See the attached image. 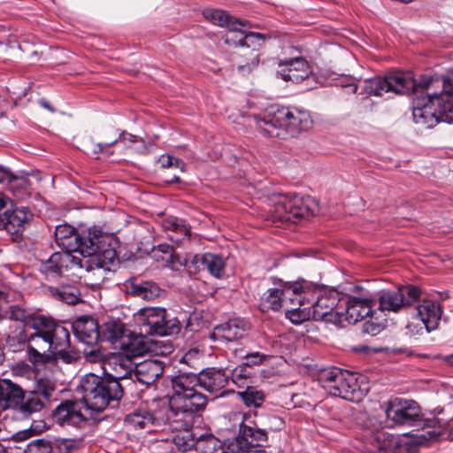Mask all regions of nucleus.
<instances>
[{
    "label": "nucleus",
    "instance_id": "obj_37",
    "mask_svg": "<svg viewBox=\"0 0 453 453\" xmlns=\"http://www.w3.org/2000/svg\"><path fill=\"white\" fill-rule=\"evenodd\" d=\"M50 294L67 304H76L81 301V293L77 287L73 285H61L59 287H50Z\"/></svg>",
    "mask_w": 453,
    "mask_h": 453
},
{
    "label": "nucleus",
    "instance_id": "obj_34",
    "mask_svg": "<svg viewBox=\"0 0 453 453\" xmlns=\"http://www.w3.org/2000/svg\"><path fill=\"white\" fill-rule=\"evenodd\" d=\"M247 329L248 325L246 322L240 319H233L217 326L214 334L226 341L232 342L242 338Z\"/></svg>",
    "mask_w": 453,
    "mask_h": 453
},
{
    "label": "nucleus",
    "instance_id": "obj_14",
    "mask_svg": "<svg viewBox=\"0 0 453 453\" xmlns=\"http://www.w3.org/2000/svg\"><path fill=\"white\" fill-rule=\"evenodd\" d=\"M127 424L134 429H150L151 426H168L170 429H173V425L170 419V411L166 406L155 410L153 412L139 408L126 416Z\"/></svg>",
    "mask_w": 453,
    "mask_h": 453
},
{
    "label": "nucleus",
    "instance_id": "obj_47",
    "mask_svg": "<svg viewBox=\"0 0 453 453\" xmlns=\"http://www.w3.org/2000/svg\"><path fill=\"white\" fill-rule=\"evenodd\" d=\"M252 376V371L243 364L236 366L231 372L232 381L239 388L244 386L245 380Z\"/></svg>",
    "mask_w": 453,
    "mask_h": 453
},
{
    "label": "nucleus",
    "instance_id": "obj_20",
    "mask_svg": "<svg viewBox=\"0 0 453 453\" xmlns=\"http://www.w3.org/2000/svg\"><path fill=\"white\" fill-rule=\"evenodd\" d=\"M278 73L285 81L299 83L311 73L308 62L303 58L280 60Z\"/></svg>",
    "mask_w": 453,
    "mask_h": 453
},
{
    "label": "nucleus",
    "instance_id": "obj_52",
    "mask_svg": "<svg viewBox=\"0 0 453 453\" xmlns=\"http://www.w3.org/2000/svg\"><path fill=\"white\" fill-rule=\"evenodd\" d=\"M32 336H33V333L30 334H27L26 330L22 328L18 332V334L16 335H12V336L9 335L7 338V342L9 343V345L14 346L15 345L14 342L17 341L18 345L19 347L27 343L29 354L32 356V353H31V337Z\"/></svg>",
    "mask_w": 453,
    "mask_h": 453
},
{
    "label": "nucleus",
    "instance_id": "obj_13",
    "mask_svg": "<svg viewBox=\"0 0 453 453\" xmlns=\"http://www.w3.org/2000/svg\"><path fill=\"white\" fill-rule=\"evenodd\" d=\"M83 266V260L80 257L63 250L53 253L42 263L41 270L48 277H59L75 275Z\"/></svg>",
    "mask_w": 453,
    "mask_h": 453
},
{
    "label": "nucleus",
    "instance_id": "obj_23",
    "mask_svg": "<svg viewBox=\"0 0 453 453\" xmlns=\"http://www.w3.org/2000/svg\"><path fill=\"white\" fill-rule=\"evenodd\" d=\"M371 445L372 446V450H378L380 453H402L401 448L406 445L407 442L404 440L388 434L384 430L371 431L369 437L367 438Z\"/></svg>",
    "mask_w": 453,
    "mask_h": 453
},
{
    "label": "nucleus",
    "instance_id": "obj_10",
    "mask_svg": "<svg viewBox=\"0 0 453 453\" xmlns=\"http://www.w3.org/2000/svg\"><path fill=\"white\" fill-rule=\"evenodd\" d=\"M433 77H422L418 84L410 75L395 73L385 77H374L365 81L364 91L369 96H381L386 93L405 95L414 92L418 88L428 89L430 86L438 81Z\"/></svg>",
    "mask_w": 453,
    "mask_h": 453
},
{
    "label": "nucleus",
    "instance_id": "obj_4",
    "mask_svg": "<svg viewBox=\"0 0 453 453\" xmlns=\"http://www.w3.org/2000/svg\"><path fill=\"white\" fill-rule=\"evenodd\" d=\"M256 127L260 132L270 137H280L281 131L296 136L312 127L309 111L298 108H272L263 117H255Z\"/></svg>",
    "mask_w": 453,
    "mask_h": 453
},
{
    "label": "nucleus",
    "instance_id": "obj_45",
    "mask_svg": "<svg viewBox=\"0 0 453 453\" xmlns=\"http://www.w3.org/2000/svg\"><path fill=\"white\" fill-rule=\"evenodd\" d=\"M161 327H164L163 329H165V332H157V335H174L180 332L181 324L176 317L173 316L165 310V319L161 323Z\"/></svg>",
    "mask_w": 453,
    "mask_h": 453
},
{
    "label": "nucleus",
    "instance_id": "obj_1",
    "mask_svg": "<svg viewBox=\"0 0 453 453\" xmlns=\"http://www.w3.org/2000/svg\"><path fill=\"white\" fill-rule=\"evenodd\" d=\"M171 387L173 395L166 407L173 429L187 430L193 426L196 415L205 409L208 399L196 390L199 387L197 373L180 372L172 378Z\"/></svg>",
    "mask_w": 453,
    "mask_h": 453
},
{
    "label": "nucleus",
    "instance_id": "obj_17",
    "mask_svg": "<svg viewBox=\"0 0 453 453\" xmlns=\"http://www.w3.org/2000/svg\"><path fill=\"white\" fill-rule=\"evenodd\" d=\"M188 429L184 430L186 435L174 438L176 445L180 450L186 451L190 448H195L200 453H214L219 447V441L213 434H202L196 435L195 433L190 434Z\"/></svg>",
    "mask_w": 453,
    "mask_h": 453
},
{
    "label": "nucleus",
    "instance_id": "obj_25",
    "mask_svg": "<svg viewBox=\"0 0 453 453\" xmlns=\"http://www.w3.org/2000/svg\"><path fill=\"white\" fill-rule=\"evenodd\" d=\"M372 311V301L368 298L349 297L346 302L345 312H342V321L346 320L349 324H355Z\"/></svg>",
    "mask_w": 453,
    "mask_h": 453
},
{
    "label": "nucleus",
    "instance_id": "obj_56",
    "mask_svg": "<svg viewBox=\"0 0 453 453\" xmlns=\"http://www.w3.org/2000/svg\"><path fill=\"white\" fill-rule=\"evenodd\" d=\"M12 208L11 200L3 193H0V226H4V218Z\"/></svg>",
    "mask_w": 453,
    "mask_h": 453
},
{
    "label": "nucleus",
    "instance_id": "obj_33",
    "mask_svg": "<svg viewBox=\"0 0 453 453\" xmlns=\"http://www.w3.org/2000/svg\"><path fill=\"white\" fill-rule=\"evenodd\" d=\"M127 288L132 296L146 301L154 300L162 293V289L157 286V284L152 281L137 282L135 280H132Z\"/></svg>",
    "mask_w": 453,
    "mask_h": 453
},
{
    "label": "nucleus",
    "instance_id": "obj_12",
    "mask_svg": "<svg viewBox=\"0 0 453 453\" xmlns=\"http://www.w3.org/2000/svg\"><path fill=\"white\" fill-rule=\"evenodd\" d=\"M420 294L419 288L413 285L402 286L395 291H382L379 297V307L381 311L398 312L417 303Z\"/></svg>",
    "mask_w": 453,
    "mask_h": 453
},
{
    "label": "nucleus",
    "instance_id": "obj_62",
    "mask_svg": "<svg viewBox=\"0 0 453 453\" xmlns=\"http://www.w3.org/2000/svg\"><path fill=\"white\" fill-rule=\"evenodd\" d=\"M39 104L41 106H42L43 108L47 109L48 111H50V112H54L55 110L54 108L50 105V104L44 98H42L39 100Z\"/></svg>",
    "mask_w": 453,
    "mask_h": 453
},
{
    "label": "nucleus",
    "instance_id": "obj_60",
    "mask_svg": "<svg viewBox=\"0 0 453 453\" xmlns=\"http://www.w3.org/2000/svg\"><path fill=\"white\" fill-rule=\"evenodd\" d=\"M31 436L32 434H30V431L28 429H26L17 432L16 434H13L12 438L15 441H22L28 439Z\"/></svg>",
    "mask_w": 453,
    "mask_h": 453
},
{
    "label": "nucleus",
    "instance_id": "obj_40",
    "mask_svg": "<svg viewBox=\"0 0 453 453\" xmlns=\"http://www.w3.org/2000/svg\"><path fill=\"white\" fill-rule=\"evenodd\" d=\"M237 395L249 408H259L265 400V393L252 386H247L245 390L238 391Z\"/></svg>",
    "mask_w": 453,
    "mask_h": 453
},
{
    "label": "nucleus",
    "instance_id": "obj_3",
    "mask_svg": "<svg viewBox=\"0 0 453 453\" xmlns=\"http://www.w3.org/2000/svg\"><path fill=\"white\" fill-rule=\"evenodd\" d=\"M30 327L35 330L31 337L34 362H47L50 360V353L55 349L70 347V331L63 322L37 315L30 319Z\"/></svg>",
    "mask_w": 453,
    "mask_h": 453
},
{
    "label": "nucleus",
    "instance_id": "obj_48",
    "mask_svg": "<svg viewBox=\"0 0 453 453\" xmlns=\"http://www.w3.org/2000/svg\"><path fill=\"white\" fill-rule=\"evenodd\" d=\"M426 332V326L416 315L405 326V334L409 337H416Z\"/></svg>",
    "mask_w": 453,
    "mask_h": 453
},
{
    "label": "nucleus",
    "instance_id": "obj_22",
    "mask_svg": "<svg viewBox=\"0 0 453 453\" xmlns=\"http://www.w3.org/2000/svg\"><path fill=\"white\" fill-rule=\"evenodd\" d=\"M108 237L101 229L96 227L88 228L86 232L79 234L78 247L73 251L79 252L84 257H91L100 251V247L104 245Z\"/></svg>",
    "mask_w": 453,
    "mask_h": 453
},
{
    "label": "nucleus",
    "instance_id": "obj_49",
    "mask_svg": "<svg viewBox=\"0 0 453 453\" xmlns=\"http://www.w3.org/2000/svg\"><path fill=\"white\" fill-rule=\"evenodd\" d=\"M8 317L15 321L26 322L30 326V319L35 316H30L27 310L19 305H12L8 311Z\"/></svg>",
    "mask_w": 453,
    "mask_h": 453
},
{
    "label": "nucleus",
    "instance_id": "obj_44",
    "mask_svg": "<svg viewBox=\"0 0 453 453\" xmlns=\"http://www.w3.org/2000/svg\"><path fill=\"white\" fill-rule=\"evenodd\" d=\"M53 357L56 361H61L66 365L75 364L80 358V352L74 349L59 348L50 353V358Z\"/></svg>",
    "mask_w": 453,
    "mask_h": 453
},
{
    "label": "nucleus",
    "instance_id": "obj_5",
    "mask_svg": "<svg viewBox=\"0 0 453 453\" xmlns=\"http://www.w3.org/2000/svg\"><path fill=\"white\" fill-rule=\"evenodd\" d=\"M313 287L308 298L299 303L297 311H290V321L299 324L312 316L315 320L342 322V312L337 310L340 301L339 293L335 290L321 288L310 281Z\"/></svg>",
    "mask_w": 453,
    "mask_h": 453
},
{
    "label": "nucleus",
    "instance_id": "obj_35",
    "mask_svg": "<svg viewBox=\"0 0 453 453\" xmlns=\"http://www.w3.org/2000/svg\"><path fill=\"white\" fill-rule=\"evenodd\" d=\"M203 14L207 20L222 27L236 28V25L245 26V21L235 19L222 10L207 9Z\"/></svg>",
    "mask_w": 453,
    "mask_h": 453
},
{
    "label": "nucleus",
    "instance_id": "obj_55",
    "mask_svg": "<svg viewBox=\"0 0 453 453\" xmlns=\"http://www.w3.org/2000/svg\"><path fill=\"white\" fill-rule=\"evenodd\" d=\"M138 142V139L135 135L128 134L125 131L119 134V135L113 138L112 141L106 143V146H112L118 142H123L125 145L128 146L131 143H134Z\"/></svg>",
    "mask_w": 453,
    "mask_h": 453
},
{
    "label": "nucleus",
    "instance_id": "obj_46",
    "mask_svg": "<svg viewBox=\"0 0 453 453\" xmlns=\"http://www.w3.org/2000/svg\"><path fill=\"white\" fill-rule=\"evenodd\" d=\"M265 35V39L263 41H258L257 39H251V40H244L242 41V45L241 47L242 51H246L250 58H249V63H251L253 65H257L258 63V54L257 52V46H260L264 43V42L266 39V35Z\"/></svg>",
    "mask_w": 453,
    "mask_h": 453
},
{
    "label": "nucleus",
    "instance_id": "obj_58",
    "mask_svg": "<svg viewBox=\"0 0 453 453\" xmlns=\"http://www.w3.org/2000/svg\"><path fill=\"white\" fill-rule=\"evenodd\" d=\"M46 428V426L43 422H34L29 427L30 434L32 435L42 433Z\"/></svg>",
    "mask_w": 453,
    "mask_h": 453
},
{
    "label": "nucleus",
    "instance_id": "obj_41",
    "mask_svg": "<svg viewBox=\"0 0 453 453\" xmlns=\"http://www.w3.org/2000/svg\"><path fill=\"white\" fill-rule=\"evenodd\" d=\"M126 332V326L121 321L109 320L103 326L101 338L104 341L114 343L124 337Z\"/></svg>",
    "mask_w": 453,
    "mask_h": 453
},
{
    "label": "nucleus",
    "instance_id": "obj_7",
    "mask_svg": "<svg viewBox=\"0 0 453 453\" xmlns=\"http://www.w3.org/2000/svg\"><path fill=\"white\" fill-rule=\"evenodd\" d=\"M312 288L310 281L298 280L284 282L277 288H269L261 299V310L263 311L269 310L277 311L284 309L286 317L290 320V311H297L296 308L299 303L308 298Z\"/></svg>",
    "mask_w": 453,
    "mask_h": 453
},
{
    "label": "nucleus",
    "instance_id": "obj_18",
    "mask_svg": "<svg viewBox=\"0 0 453 453\" xmlns=\"http://www.w3.org/2000/svg\"><path fill=\"white\" fill-rule=\"evenodd\" d=\"M438 98L436 93L427 94V98H418L414 102L412 115L416 124L424 128L434 127L439 121V114L436 112L433 99Z\"/></svg>",
    "mask_w": 453,
    "mask_h": 453
},
{
    "label": "nucleus",
    "instance_id": "obj_15",
    "mask_svg": "<svg viewBox=\"0 0 453 453\" xmlns=\"http://www.w3.org/2000/svg\"><path fill=\"white\" fill-rule=\"evenodd\" d=\"M385 413L390 426H411L419 418L420 410L414 401L395 399L389 402Z\"/></svg>",
    "mask_w": 453,
    "mask_h": 453
},
{
    "label": "nucleus",
    "instance_id": "obj_8",
    "mask_svg": "<svg viewBox=\"0 0 453 453\" xmlns=\"http://www.w3.org/2000/svg\"><path fill=\"white\" fill-rule=\"evenodd\" d=\"M82 400L86 411L100 412L112 402H118L123 395V388L119 382L89 373L81 381Z\"/></svg>",
    "mask_w": 453,
    "mask_h": 453
},
{
    "label": "nucleus",
    "instance_id": "obj_19",
    "mask_svg": "<svg viewBox=\"0 0 453 453\" xmlns=\"http://www.w3.org/2000/svg\"><path fill=\"white\" fill-rule=\"evenodd\" d=\"M165 319V309L161 307H145L139 311L136 320L140 334L157 335V332H165L161 323Z\"/></svg>",
    "mask_w": 453,
    "mask_h": 453
},
{
    "label": "nucleus",
    "instance_id": "obj_31",
    "mask_svg": "<svg viewBox=\"0 0 453 453\" xmlns=\"http://www.w3.org/2000/svg\"><path fill=\"white\" fill-rule=\"evenodd\" d=\"M54 235L56 243L64 250L73 252L77 250L79 234L72 226L68 224L58 225L56 226Z\"/></svg>",
    "mask_w": 453,
    "mask_h": 453
},
{
    "label": "nucleus",
    "instance_id": "obj_61",
    "mask_svg": "<svg viewBox=\"0 0 453 453\" xmlns=\"http://www.w3.org/2000/svg\"><path fill=\"white\" fill-rule=\"evenodd\" d=\"M12 180V173L5 168L0 166V183Z\"/></svg>",
    "mask_w": 453,
    "mask_h": 453
},
{
    "label": "nucleus",
    "instance_id": "obj_64",
    "mask_svg": "<svg viewBox=\"0 0 453 453\" xmlns=\"http://www.w3.org/2000/svg\"><path fill=\"white\" fill-rule=\"evenodd\" d=\"M166 182L169 183V184L180 183V179L178 176H174L171 180H166Z\"/></svg>",
    "mask_w": 453,
    "mask_h": 453
},
{
    "label": "nucleus",
    "instance_id": "obj_42",
    "mask_svg": "<svg viewBox=\"0 0 453 453\" xmlns=\"http://www.w3.org/2000/svg\"><path fill=\"white\" fill-rule=\"evenodd\" d=\"M90 259L91 262L97 263L109 270H111V265L119 261L116 250L111 248L106 242L100 247V251L93 255Z\"/></svg>",
    "mask_w": 453,
    "mask_h": 453
},
{
    "label": "nucleus",
    "instance_id": "obj_54",
    "mask_svg": "<svg viewBox=\"0 0 453 453\" xmlns=\"http://www.w3.org/2000/svg\"><path fill=\"white\" fill-rule=\"evenodd\" d=\"M243 357L245 358L246 361L242 364L250 367V369L252 371V366L261 365L263 361L265 359L266 356L261 354L260 352H253L245 354Z\"/></svg>",
    "mask_w": 453,
    "mask_h": 453
},
{
    "label": "nucleus",
    "instance_id": "obj_30",
    "mask_svg": "<svg viewBox=\"0 0 453 453\" xmlns=\"http://www.w3.org/2000/svg\"><path fill=\"white\" fill-rule=\"evenodd\" d=\"M441 314L440 304L430 300H425L418 304L416 316L425 323L426 332H430L438 327Z\"/></svg>",
    "mask_w": 453,
    "mask_h": 453
},
{
    "label": "nucleus",
    "instance_id": "obj_63",
    "mask_svg": "<svg viewBox=\"0 0 453 453\" xmlns=\"http://www.w3.org/2000/svg\"><path fill=\"white\" fill-rule=\"evenodd\" d=\"M250 453H266L265 449L260 448H250Z\"/></svg>",
    "mask_w": 453,
    "mask_h": 453
},
{
    "label": "nucleus",
    "instance_id": "obj_11",
    "mask_svg": "<svg viewBox=\"0 0 453 453\" xmlns=\"http://www.w3.org/2000/svg\"><path fill=\"white\" fill-rule=\"evenodd\" d=\"M271 212L273 220L293 221L295 219L316 215L319 212V204L311 196L281 195L274 201Z\"/></svg>",
    "mask_w": 453,
    "mask_h": 453
},
{
    "label": "nucleus",
    "instance_id": "obj_36",
    "mask_svg": "<svg viewBox=\"0 0 453 453\" xmlns=\"http://www.w3.org/2000/svg\"><path fill=\"white\" fill-rule=\"evenodd\" d=\"M152 257L165 266L185 265V261L180 260V257L175 254L173 246L169 244L163 243L153 248Z\"/></svg>",
    "mask_w": 453,
    "mask_h": 453
},
{
    "label": "nucleus",
    "instance_id": "obj_29",
    "mask_svg": "<svg viewBox=\"0 0 453 453\" xmlns=\"http://www.w3.org/2000/svg\"><path fill=\"white\" fill-rule=\"evenodd\" d=\"M199 387L210 393H219L227 384L228 378L221 370L207 368L197 373Z\"/></svg>",
    "mask_w": 453,
    "mask_h": 453
},
{
    "label": "nucleus",
    "instance_id": "obj_59",
    "mask_svg": "<svg viewBox=\"0 0 453 453\" xmlns=\"http://www.w3.org/2000/svg\"><path fill=\"white\" fill-rule=\"evenodd\" d=\"M106 143L107 142H104V143H101V142H91L90 143V146H89V150H91V152H93L94 154H97V153H100V152H103L105 149L109 148L110 146H106Z\"/></svg>",
    "mask_w": 453,
    "mask_h": 453
},
{
    "label": "nucleus",
    "instance_id": "obj_53",
    "mask_svg": "<svg viewBox=\"0 0 453 453\" xmlns=\"http://www.w3.org/2000/svg\"><path fill=\"white\" fill-rule=\"evenodd\" d=\"M250 446H247L237 437L229 442L223 449V453H250Z\"/></svg>",
    "mask_w": 453,
    "mask_h": 453
},
{
    "label": "nucleus",
    "instance_id": "obj_2",
    "mask_svg": "<svg viewBox=\"0 0 453 453\" xmlns=\"http://www.w3.org/2000/svg\"><path fill=\"white\" fill-rule=\"evenodd\" d=\"M54 390L48 380H40L34 390L25 391L11 380L0 379V408L12 410L19 418L27 419L45 408Z\"/></svg>",
    "mask_w": 453,
    "mask_h": 453
},
{
    "label": "nucleus",
    "instance_id": "obj_39",
    "mask_svg": "<svg viewBox=\"0 0 453 453\" xmlns=\"http://www.w3.org/2000/svg\"><path fill=\"white\" fill-rule=\"evenodd\" d=\"M83 265L87 266L85 280L93 287L100 286L111 273V270L97 265V263L91 262V259L86 260Z\"/></svg>",
    "mask_w": 453,
    "mask_h": 453
},
{
    "label": "nucleus",
    "instance_id": "obj_16",
    "mask_svg": "<svg viewBox=\"0 0 453 453\" xmlns=\"http://www.w3.org/2000/svg\"><path fill=\"white\" fill-rule=\"evenodd\" d=\"M82 410L86 411L84 401L66 400L61 403L53 411V418L61 425L80 426L87 421V418Z\"/></svg>",
    "mask_w": 453,
    "mask_h": 453
},
{
    "label": "nucleus",
    "instance_id": "obj_28",
    "mask_svg": "<svg viewBox=\"0 0 453 453\" xmlns=\"http://www.w3.org/2000/svg\"><path fill=\"white\" fill-rule=\"evenodd\" d=\"M235 417L242 419L237 436L240 441H242L244 444L250 446V448H259L263 442L266 441L267 433L265 430L246 423L247 419L243 413L238 412Z\"/></svg>",
    "mask_w": 453,
    "mask_h": 453
},
{
    "label": "nucleus",
    "instance_id": "obj_21",
    "mask_svg": "<svg viewBox=\"0 0 453 453\" xmlns=\"http://www.w3.org/2000/svg\"><path fill=\"white\" fill-rule=\"evenodd\" d=\"M185 265L191 270L193 266L196 271L206 270L211 275L220 279L225 274V261L221 256L205 253L203 255H195L188 262L185 260Z\"/></svg>",
    "mask_w": 453,
    "mask_h": 453
},
{
    "label": "nucleus",
    "instance_id": "obj_32",
    "mask_svg": "<svg viewBox=\"0 0 453 453\" xmlns=\"http://www.w3.org/2000/svg\"><path fill=\"white\" fill-rule=\"evenodd\" d=\"M443 90L441 93L447 97L453 96V71H450L443 78ZM443 104L440 105L439 119L453 123V99H442Z\"/></svg>",
    "mask_w": 453,
    "mask_h": 453
},
{
    "label": "nucleus",
    "instance_id": "obj_24",
    "mask_svg": "<svg viewBox=\"0 0 453 453\" xmlns=\"http://www.w3.org/2000/svg\"><path fill=\"white\" fill-rule=\"evenodd\" d=\"M163 362L156 359H148L135 363L134 367L133 381H139L144 385L154 383L164 372Z\"/></svg>",
    "mask_w": 453,
    "mask_h": 453
},
{
    "label": "nucleus",
    "instance_id": "obj_26",
    "mask_svg": "<svg viewBox=\"0 0 453 453\" xmlns=\"http://www.w3.org/2000/svg\"><path fill=\"white\" fill-rule=\"evenodd\" d=\"M73 329L80 342L93 346L101 338L97 320L91 317H81L74 321Z\"/></svg>",
    "mask_w": 453,
    "mask_h": 453
},
{
    "label": "nucleus",
    "instance_id": "obj_27",
    "mask_svg": "<svg viewBox=\"0 0 453 453\" xmlns=\"http://www.w3.org/2000/svg\"><path fill=\"white\" fill-rule=\"evenodd\" d=\"M33 214L26 207L12 210L4 218V226L0 229H5L10 234L17 237L24 231L26 225L32 219Z\"/></svg>",
    "mask_w": 453,
    "mask_h": 453
},
{
    "label": "nucleus",
    "instance_id": "obj_57",
    "mask_svg": "<svg viewBox=\"0 0 453 453\" xmlns=\"http://www.w3.org/2000/svg\"><path fill=\"white\" fill-rule=\"evenodd\" d=\"M236 55H237L238 57L243 58V60H239V61H237L238 67H239L240 69L244 68V67H246V66L250 69V65H252V66H255V65H253V64H251V63H248V62H250V61H249V58H250V56H249V54H248L246 51H242V50H241V47L239 48L238 52H236Z\"/></svg>",
    "mask_w": 453,
    "mask_h": 453
},
{
    "label": "nucleus",
    "instance_id": "obj_50",
    "mask_svg": "<svg viewBox=\"0 0 453 453\" xmlns=\"http://www.w3.org/2000/svg\"><path fill=\"white\" fill-rule=\"evenodd\" d=\"M51 444L45 439H37L29 442L25 449V453H50Z\"/></svg>",
    "mask_w": 453,
    "mask_h": 453
},
{
    "label": "nucleus",
    "instance_id": "obj_9",
    "mask_svg": "<svg viewBox=\"0 0 453 453\" xmlns=\"http://www.w3.org/2000/svg\"><path fill=\"white\" fill-rule=\"evenodd\" d=\"M124 353H112L102 362L104 376L119 382L121 380H133L134 358L149 351L148 345L142 339H134L127 343Z\"/></svg>",
    "mask_w": 453,
    "mask_h": 453
},
{
    "label": "nucleus",
    "instance_id": "obj_38",
    "mask_svg": "<svg viewBox=\"0 0 453 453\" xmlns=\"http://www.w3.org/2000/svg\"><path fill=\"white\" fill-rule=\"evenodd\" d=\"M239 27H242V25H236V28L227 27L228 31L224 35V41L226 44L230 46L242 47V41L257 39L258 41H263L265 39V35L260 33L250 32L248 34H244Z\"/></svg>",
    "mask_w": 453,
    "mask_h": 453
},
{
    "label": "nucleus",
    "instance_id": "obj_6",
    "mask_svg": "<svg viewBox=\"0 0 453 453\" xmlns=\"http://www.w3.org/2000/svg\"><path fill=\"white\" fill-rule=\"evenodd\" d=\"M319 380L330 395L350 402H360L368 392V385L364 376L338 367L322 370Z\"/></svg>",
    "mask_w": 453,
    "mask_h": 453
},
{
    "label": "nucleus",
    "instance_id": "obj_43",
    "mask_svg": "<svg viewBox=\"0 0 453 453\" xmlns=\"http://www.w3.org/2000/svg\"><path fill=\"white\" fill-rule=\"evenodd\" d=\"M164 227L180 235L177 237L173 235L171 236V239L175 242H180V240L188 237L190 234V226L181 219L174 217L167 218L164 221Z\"/></svg>",
    "mask_w": 453,
    "mask_h": 453
},
{
    "label": "nucleus",
    "instance_id": "obj_51",
    "mask_svg": "<svg viewBox=\"0 0 453 453\" xmlns=\"http://www.w3.org/2000/svg\"><path fill=\"white\" fill-rule=\"evenodd\" d=\"M158 163L163 168L176 167L180 169L181 173L186 171V164L183 160L178 157H173L169 154L160 156Z\"/></svg>",
    "mask_w": 453,
    "mask_h": 453
}]
</instances>
